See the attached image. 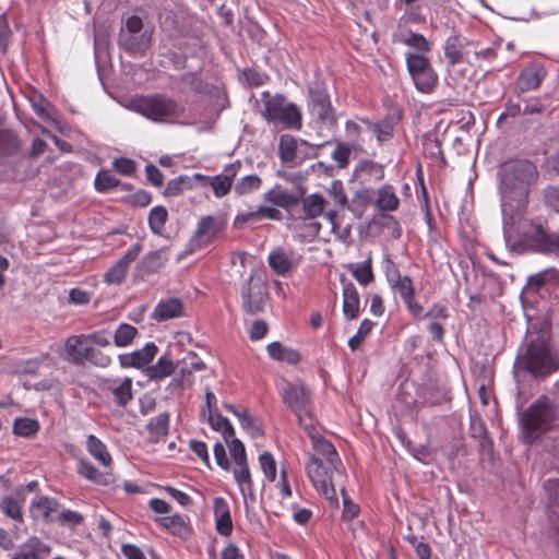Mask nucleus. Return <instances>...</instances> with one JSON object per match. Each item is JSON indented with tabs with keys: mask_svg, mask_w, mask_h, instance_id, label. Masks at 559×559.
Masks as SVG:
<instances>
[{
	"mask_svg": "<svg viewBox=\"0 0 559 559\" xmlns=\"http://www.w3.org/2000/svg\"><path fill=\"white\" fill-rule=\"evenodd\" d=\"M538 176L536 166L526 159H512L503 163L498 170L499 192L503 218V237L510 243V228L514 217L527 204L530 187Z\"/></svg>",
	"mask_w": 559,
	"mask_h": 559,
	"instance_id": "obj_1",
	"label": "nucleus"
},
{
	"mask_svg": "<svg viewBox=\"0 0 559 559\" xmlns=\"http://www.w3.org/2000/svg\"><path fill=\"white\" fill-rule=\"evenodd\" d=\"M130 109L156 123H174L185 111L177 100L162 93L133 98Z\"/></svg>",
	"mask_w": 559,
	"mask_h": 559,
	"instance_id": "obj_2",
	"label": "nucleus"
},
{
	"mask_svg": "<svg viewBox=\"0 0 559 559\" xmlns=\"http://www.w3.org/2000/svg\"><path fill=\"white\" fill-rule=\"evenodd\" d=\"M285 406L292 411L302 429H310L314 421L312 393L302 382H286L280 389Z\"/></svg>",
	"mask_w": 559,
	"mask_h": 559,
	"instance_id": "obj_3",
	"label": "nucleus"
},
{
	"mask_svg": "<svg viewBox=\"0 0 559 559\" xmlns=\"http://www.w3.org/2000/svg\"><path fill=\"white\" fill-rule=\"evenodd\" d=\"M262 102L264 104L262 116L267 122L282 123L288 128L301 127L299 108L288 102L284 95H271L270 92H263Z\"/></svg>",
	"mask_w": 559,
	"mask_h": 559,
	"instance_id": "obj_4",
	"label": "nucleus"
},
{
	"mask_svg": "<svg viewBox=\"0 0 559 559\" xmlns=\"http://www.w3.org/2000/svg\"><path fill=\"white\" fill-rule=\"evenodd\" d=\"M513 227V225L511 226ZM512 228H510V231ZM508 247L519 250H531L539 253H559V234L549 233L540 223L533 222L519 243L513 241L512 234Z\"/></svg>",
	"mask_w": 559,
	"mask_h": 559,
	"instance_id": "obj_5",
	"label": "nucleus"
},
{
	"mask_svg": "<svg viewBox=\"0 0 559 559\" xmlns=\"http://www.w3.org/2000/svg\"><path fill=\"white\" fill-rule=\"evenodd\" d=\"M306 472L310 481L318 491L332 502H337L336 492L332 481L334 474L340 476L343 474V466L341 462L340 464L331 465L326 464L323 459L317 455H309Z\"/></svg>",
	"mask_w": 559,
	"mask_h": 559,
	"instance_id": "obj_6",
	"label": "nucleus"
},
{
	"mask_svg": "<svg viewBox=\"0 0 559 559\" xmlns=\"http://www.w3.org/2000/svg\"><path fill=\"white\" fill-rule=\"evenodd\" d=\"M552 415L550 408L540 403L531 405L521 416L524 442L533 443L536 438L550 428Z\"/></svg>",
	"mask_w": 559,
	"mask_h": 559,
	"instance_id": "obj_7",
	"label": "nucleus"
},
{
	"mask_svg": "<svg viewBox=\"0 0 559 559\" xmlns=\"http://www.w3.org/2000/svg\"><path fill=\"white\" fill-rule=\"evenodd\" d=\"M521 364L535 377H544L555 368V362L549 353L548 344L542 337L531 341Z\"/></svg>",
	"mask_w": 559,
	"mask_h": 559,
	"instance_id": "obj_8",
	"label": "nucleus"
},
{
	"mask_svg": "<svg viewBox=\"0 0 559 559\" xmlns=\"http://www.w3.org/2000/svg\"><path fill=\"white\" fill-rule=\"evenodd\" d=\"M269 292L263 277L252 269L241 287L242 308L246 313L254 316L264 310Z\"/></svg>",
	"mask_w": 559,
	"mask_h": 559,
	"instance_id": "obj_9",
	"label": "nucleus"
},
{
	"mask_svg": "<svg viewBox=\"0 0 559 559\" xmlns=\"http://www.w3.org/2000/svg\"><path fill=\"white\" fill-rule=\"evenodd\" d=\"M226 225V215L222 213L201 217L190 240L192 248L207 247L224 231Z\"/></svg>",
	"mask_w": 559,
	"mask_h": 559,
	"instance_id": "obj_10",
	"label": "nucleus"
},
{
	"mask_svg": "<svg viewBox=\"0 0 559 559\" xmlns=\"http://www.w3.org/2000/svg\"><path fill=\"white\" fill-rule=\"evenodd\" d=\"M308 106L313 116L323 123H335L333 108L326 90L319 84L309 86L308 88Z\"/></svg>",
	"mask_w": 559,
	"mask_h": 559,
	"instance_id": "obj_11",
	"label": "nucleus"
},
{
	"mask_svg": "<svg viewBox=\"0 0 559 559\" xmlns=\"http://www.w3.org/2000/svg\"><path fill=\"white\" fill-rule=\"evenodd\" d=\"M301 261V255L294 251H286L283 248H276L270 252L267 262L270 267L281 276L292 272Z\"/></svg>",
	"mask_w": 559,
	"mask_h": 559,
	"instance_id": "obj_12",
	"label": "nucleus"
},
{
	"mask_svg": "<svg viewBox=\"0 0 559 559\" xmlns=\"http://www.w3.org/2000/svg\"><path fill=\"white\" fill-rule=\"evenodd\" d=\"M304 430L310 438L312 448L314 450V453H311L310 455H317L323 459L326 462V464H340L341 460L334 445L317 431L314 421L312 423V427L310 429Z\"/></svg>",
	"mask_w": 559,
	"mask_h": 559,
	"instance_id": "obj_13",
	"label": "nucleus"
},
{
	"mask_svg": "<svg viewBox=\"0 0 559 559\" xmlns=\"http://www.w3.org/2000/svg\"><path fill=\"white\" fill-rule=\"evenodd\" d=\"M157 352L158 347L154 343L148 342L141 349L119 355V362L123 368L146 369L155 358Z\"/></svg>",
	"mask_w": 559,
	"mask_h": 559,
	"instance_id": "obj_14",
	"label": "nucleus"
},
{
	"mask_svg": "<svg viewBox=\"0 0 559 559\" xmlns=\"http://www.w3.org/2000/svg\"><path fill=\"white\" fill-rule=\"evenodd\" d=\"M141 250V243H134L124 255L108 270L105 274V282L108 284H121L126 278L130 264L139 257Z\"/></svg>",
	"mask_w": 559,
	"mask_h": 559,
	"instance_id": "obj_15",
	"label": "nucleus"
},
{
	"mask_svg": "<svg viewBox=\"0 0 559 559\" xmlns=\"http://www.w3.org/2000/svg\"><path fill=\"white\" fill-rule=\"evenodd\" d=\"M240 168L241 163L237 160L227 165L221 174L210 178V186L216 198H223L229 193Z\"/></svg>",
	"mask_w": 559,
	"mask_h": 559,
	"instance_id": "obj_16",
	"label": "nucleus"
},
{
	"mask_svg": "<svg viewBox=\"0 0 559 559\" xmlns=\"http://www.w3.org/2000/svg\"><path fill=\"white\" fill-rule=\"evenodd\" d=\"M545 75L546 71L543 67L530 66L524 68L516 79L514 93L520 96L522 93L537 90Z\"/></svg>",
	"mask_w": 559,
	"mask_h": 559,
	"instance_id": "obj_17",
	"label": "nucleus"
},
{
	"mask_svg": "<svg viewBox=\"0 0 559 559\" xmlns=\"http://www.w3.org/2000/svg\"><path fill=\"white\" fill-rule=\"evenodd\" d=\"M92 345L85 340L84 334L71 335L64 342L66 360L75 366H82L86 362L83 357L84 349H90Z\"/></svg>",
	"mask_w": 559,
	"mask_h": 559,
	"instance_id": "obj_18",
	"label": "nucleus"
},
{
	"mask_svg": "<svg viewBox=\"0 0 559 559\" xmlns=\"http://www.w3.org/2000/svg\"><path fill=\"white\" fill-rule=\"evenodd\" d=\"M343 283V313L346 319L355 320L359 317L360 298L357 288L350 282H346L345 276L341 278Z\"/></svg>",
	"mask_w": 559,
	"mask_h": 559,
	"instance_id": "obj_19",
	"label": "nucleus"
},
{
	"mask_svg": "<svg viewBox=\"0 0 559 559\" xmlns=\"http://www.w3.org/2000/svg\"><path fill=\"white\" fill-rule=\"evenodd\" d=\"M360 121L368 131L376 135L377 142L383 144L393 138L397 119L393 116H386L378 122H372L366 118L360 119Z\"/></svg>",
	"mask_w": 559,
	"mask_h": 559,
	"instance_id": "obj_20",
	"label": "nucleus"
},
{
	"mask_svg": "<svg viewBox=\"0 0 559 559\" xmlns=\"http://www.w3.org/2000/svg\"><path fill=\"white\" fill-rule=\"evenodd\" d=\"M213 512L217 532L223 536H229L233 522L228 502L222 497H216L213 501Z\"/></svg>",
	"mask_w": 559,
	"mask_h": 559,
	"instance_id": "obj_21",
	"label": "nucleus"
},
{
	"mask_svg": "<svg viewBox=\"0 0 559 559\" xmlns=\"http://www.w3.org/2000/svg\"><path fill=\"white\" fill-rule=\"evenodd\" d=\"M15 496H4L0 501V510L14 521L22 522V506L25 501L24 487L19 486L14 490Z\"/></svg>",
	"mask_w": 559,
	"mask_h": 559,
	"instance_id": "obj_22",
	"label": "nucleus"
},
{
	"mask_svg": "<svg viewBox=\"0 0 559 559\" xmlns=\"http://www.w3.org/2000/svg\"><path fill=\"white\" fill-rule=\"evenodd\" d=\"M114 397V401L121 407L128 405L132 400V379L112 380L104 388Z\"/></svg>",
	"mask_w": 559,
	"mask_h": 559,
	"instance_id": "obj_23",
	"label": "nucleus"
},
{
	"mask_svg": "<svg viewBox=\"0 0 559 559\" xmlns=\"http://www.w3.org/2000/svg\"><path fill=\"white\" fill-rule=\"evenodd\" d=\"M264 201L278 207L292 209L299 204L300 197L283 190L280 185H276L264 193Z\"/></svg>",
	"mask_w": 559,
	"mask_h": 559,
	"instance_id": "obj_24",
	"label": "nucleus"
},
{
	"mask_svg": "<svg viewBox=\"0 0 559 559\" xmlns=\"http://www.w3.org/2000/svg\"><path fill=\"white\" fill-rule=\"evenodd\" d=\"M305 190L300 188V195L302 197ZM302 203V213L305 219H313L319 217L325 207L326 201L320 193H312L310 195L300 198Z\"/></svg>",
	"mask_w": 559,
	"mask_h": 559,
	"instance_id": "obj_25",
	"label": "nucleus"
},
{
	"mask_svg": "<svg viewBox=\"0 0 559 559\" xmlns=\"http://www.w3.org/2000/svg\"><path fill=\"white\" fill-rule=\"evenodd\" d=\"M183 306L178 298L160 300L154 309L153 319L166 321L182 314Z\"/></svg>",
	"mask_w": 559,
	"mask_h": 559,
	"instance_id": "obj_26",
	"label": "nucleus"
},
{
	"mask_svg": "<svg viewBox=\"0 0 559 559\" xmlns=\"http://www.w3.org/2000/svg\"><path fill=\"white\" fill-rule=\"evenodd\" d=\"M78 473L87 480H91L102 486H109L115 481V478L111 473H102L97 471L91 462L85 460L79 461Z\"/></svg>",
	"mask_w": 559,
	"mask_h": 559,
	"instance_id": "obj_27",
	"label": "nucleus"
},
{
	"mask_svg": "<svg viewBox=\"0 0 559 559\" xmlns=\"http://www.w3.org/2000/svg\"><path fill=\"white\" fill-rule=\"evenodd\" d=\"M59 502L50 497H40L33 500L29 506L31 514L34 519L41 518L44 521H50L51 513L58 510Z\"/></svg>",
	"mask_w": 559,
	"mask_h": 559,
	"instance_id": "obj_28",
	"label": "nucleus"
},
{
	"mask_svg": "<svg viewBox=\"0 0 559 559\" xmlns=\"http://www.w3.org/2000/svg\"><path fill=\"white\" fill-rule=\"evenodd\" d=\"M150 37L146 34L120 32L119 45L129 52L144 51L148 46Z\"/></svg>",
	"mask_w": 559,
	"mask_h": 559,
	"instance_id": "obj_29",
	"label": "nucleus"
},
{
	"mask_svg": "<svg viewBox=\"0 0 559 559\" xmlns=\"http://www.w3.org/2000/svg\"><path fill=\"white\" fill-rule=\"evenodd\" d=\"M86 448L88 453L104 467H109L111 465L112 459L110 453L107 450L106 444L95 437L94 435H90L86 441Z\"/></svg>",
	"mask_w": 559,
	"mask_h": 559,
	"instance_id": "obj_30",
	"label": "nucleus"
},
{
	"mask_svg": "<svg viewBox=\"0 0 559 559\" xmlns=\"http://www.w3.org/2000/svg\"><path fill=\"white\" fill-rule=\"evenodd\" d=\"M269 355L278 361H284L289 365H296L300 361V354L290 347L284 346L280 342H273L266 347Z\"/></svg>",
	"mask_w": 559,
	"mask_h": 559,
	"instance_id": "obj_31",
	"label": "nucleus"
},
{
	"mask_svg": "<svg viewBox=\"0 0 559 559\" xmlns=\"http://www.w3.org/2000/svg\"><path fill=\"white\" fill-rule=\"evenodd\" d=\"M174 371L175 365L170 356L166 354L159 357L155 365L148 366L144 372L150 380H162L171 376Z\"/></svg>",
	"mask_w": 559,
	"mask_h": 559,
	"instance_id": "obj_32",
	"label": "nucleus"
},
{
	"mask_svg": "<svg viewBox=\"0 0 559 559\" xmlns=\"http://www.w3.org/2000/svg\"><path fill=\"white\" fill-rule=\"evenodd\" d=\"M167 261L168 257L164 249L151 251L143 257L139 269L146 274L155 273L162 269Z\"/></svg>",
	"mask_w": 559,
	"mask_h": 559,
	"instance_id": "obj_33",
	"label": "nucleus"
},
{
	"mask_svg": "<svg viewBox=\"0 0 559 559\" xmlns=\"http://www.w3.org/2000/svg\"><path fill=\"white\" fill-rule=\"evenodd\" d=\"M236 465L237 468H235L234 471V477L238 486L240 487V491L242 492L243 497H246V495L248 493L251 500L254 501L255 497L253 493V484L248 463L246 462L243 464Z\"/></svg>",
	"mask_w": 559,
	"mask_h": 559,
	"instance_id": "obj_34",
	"label": "nucleus"
},
{
	"mask_svg": "<svg viewBox=\"0 0 559 559\" xmlns=\"http://www.w3.org/2000/svg\"><path fill=\"white\" fill-rule=\"evenodd\" d=\"M225 408L238 418L241 427L252 437L262 435V430L257 426L255 419L246 409H238L231 404H225Z\"/></svg>",
	"mask_w": 559,
	"mask_h": 559,
	"instance_id": "obj_35",
	"label": "nucleus"
},
{
	"mask_svg": "<svg viewBox=\"0 0 559 559\" xmlns=\"http://www.w3.org/2000/svg\"><path fill=\"white\" fill-rule=\"evenodd\" d=\"M205 417L207 418V421L212 429L222 433L225 442H228V440L235 436L233 425L222 414L210 412V414H207Z\"/></svg>",
	"mask_w": 559,
	"mask_h": 559,
	"instance_id": "obj_36",
	"label": "nucleus"
},
{
	"mask_svg": "<svg viewBox=\"0 0 559 559\" xmlns=\"http://www.w3.org/2000/svg\"><path fill=\"white\" fill-rule=\"evenodd\" d=\"M463 40L459 35H451L444 44V56L450 66H454L463 60Z\"/></svg>",
	"mask_w": 559,
	"mask_h": 559,
	"instance_id": "obj_37",
	"label": "nucleus"
},
{
	"mask_svg": "<svg viewBox=\"0 0 559 559\" xmlns=\"http://www.w3.org/2000/svg\"><path fill=\"white\" fill-rule=\"evenodd\" d=\"M20 150V141L13 131L0 129V155L13 156Z\"/></svg>",
	"mask_w": 559,
	"mask_h": 559,
	"instance_id": "obj_38",
	"label": "nucleus"
},
{
	"mask_svg": "<svg viewBox=\"0 0 559 559\" xmlns=\"http://www.w3.org/2000/svg\"><path fill=\"white\" fill-rule=\"evenodd\" d=\"M349 270L359 284L366 286L371 283L374 278L371 266V254H368L364 262L352 264Z\"/></svg>",
	"mask_w": 559,
	"mask_h": 559,
	"instance_id": "obj_39",
	"label": "nucleus"
},
{
	"mask_svg": "<svg viewBox=\"0 0 559 559\" xmlns=\"http://www.w3.org/2000/svg\"><path fill=\"white\" fill-rule=\"evenodd\" d=\"M399 204L400 200L391 186H385L378 190L377 206L381 211H395Z\"/></svg>",
	"mask_w": 559,
	"mask_h": 559,
	"instance_id": "obj_40",
	"label": "nucleus"
},
{
	"mask_svg": "<svg viewBox=\"0 0 559 559\" xmlns=\"http://www.w3.org/2000/svg\"><path fill=\"white\" fill-rule=\"evenodd\" d=\"M262 179L258 175H247L241 177L234 187L237 195H246L260 189Z\"/></svg>",
	"mask_w": 559,
	"mask_h": 559,
	"instance_id": "obj_41",
	"label": "nucleus"
},
{
	"mask_svg": "<svg viewBox=\"0 0 559 559\" xmlns=\"http://www.w3.org/2000/svg\"><path fill=\"white\" fill-rule=\"evenodd\" d=\"M469 429L471 436L479 442L481 448H486L487 445L490 444L488 430L480 416H471Z\"/></svg>",
	"mask_w": 559,
	"mask_h": 559,
	"instance_id": "obj_42",
	"label": "nucleus"
},
{
	"mask_svg": "<svg viewBox=\"0 0 559 559\" xmlns=\"http://www.w3.org/2000/svg\"><path fill=\"white\" fill-rule=\"evenodd\" d=\"M416 88L423 93H430L438 83V75L432 68L413 78Z\"/></svg>",
	"mask_w": 559,
	"mask_h": 559,
	"instance_id": "obj_43",
	"label": "nucleus"
},
{
	"mask_svg": "<svg viewBox=\"0 0 559 559\" xmlns=\"http://www.w3.org/2000/svg\"><path fill=\"white\" fill-rule=\"evenodd\" d=\"M169 427V415L168 413L158 414L156 417H153L146 425V429L150 435L154 438L158 439L164 437L168 432Z\"/></svg>",
	"mask_w": 559,
	"mask_h": 559,
	"instance_id": "obj_44",
	"label": "nucleus"
},
{
	"mask_svg": "<svg viewBox=\"0 0 559 559\" xmlns=\"http://www.w3.org/2000/svg\"><path fill=\"white\" fill-rule=\"evenodd\" d=\"M138 334L136 328L128 323H121L114 335V343L118 347L129 346Z\"/></svg>",
	"mask_w": 559,
	"mask_h": 559,
	"instance_id": "obj_45",
	"label": "nucleus"
},
{
	"mask_svg": "<svg viewBox=\"0 0 559 559\" xmlns=\"http://www.w3.org/2000/svg\"><path fill=\"white\" fill-rule=\"evenodd\" d=\"M168 213L164 206H155L150 211L148 225L153 234L160 235L163 233Z\"/></svg>",
	"mask_w": 559,
	"mask_h": 559,
	"instance_id": "obj_46",
	"label": "nucleus"
},
{
	"mask_svg": "<svg viewBox=\"0 0 559 559\" xmlns=\"http://www.w3.org/2000/svg\"><path fill=\"white\" fill-rule=\"evenodd\" d=\"M406 66L412 79L431 68L429 60L418 53H407Z\"/></svg>",
	"mask_w": 559,
	"mask_h": 559,
	"instance_id": "obj_47",
	"label": "nucleus"
},
{
	"mask_svg": "<svg viewBox=\"0 0 559 559\" xmlns=\"http://www.w3.org/2000/svg\"><path fill=\"white\" fill-rule=\"evenodd\" d=\"M157 522L175 535H181L187 530L186 522L179 514L158 518Z\"/></svg>",
	"mask_w": 559,
	"mask_h": 559,
	"instance_id": "obj_48",
	"label": "nucleus"
},
{
	"mask_svg": "<svg viewBox=\"0 0 559 559\" xmlns=\"http://www.w3.org/2000/svg\"><path fill=\"white\" fill-rule=\"evenodd\" d=\"M39 430V424L31 418H16L13 424V432L21 437H32Z\"/></svg>",
	"mask_w": 559,
	"mask_h": 559,
	"instance_id": "obj_49",
	"label": "nucleus"
},
{
	"mask_svg": "<svg viewBox=\"0 0 559 559\" xmlns=\"http://www.w3.org/2000/svg\"><path fill=\"white\" fill-rule=\"evenodd\" d=\"M29 102L38 117H40L44 120H49L52 118V105L41 94L33 95L29 98Z\"/></svg>",
	"mask_w": 559,
	"mask_h": 559,
	"instance_id": "obj_50",
	"label": "nucleus"
},
{
	"mask_svg": "<svg viewBox=\"0 0 559 559\" xmlns=\"http://www.w3.org/2000/svg\"><path fill=\"white\" fill-rule=\"evenodd\" d=\"M119 179L109 170H100L95 178V188L99 192H106L119 185Z\"/></svg>",
	"mask_w": 559,
	"mask_h": 559,
	"instance_id": "obj_51",
	"label": "nucleus"
},
{
	"mask_svg": "<svg viewBox=\"0 0 559 559\" xmlns=\"http://www.w3.org/2000/svg\"><path fill=\"white\" fill-rule=\"evenodd\" d=\"M372 328L373 322L371 320H362L360 322L357 333L354 336H352L348 341L349 348L352 350H356L361 345L366 336L371 332Z\"/></svg>",
	"mask_w": 559,
	"mask_h": 559,
	"instance_id": "obj_52",
	"label": "nucleus"
},
{
	"mask_svg": "<svg viewBox=\"0 0 559 559\" xmlns=\"http://www.w3.org/2000/svg\"><path fill=\"white\" fill-rule=\"evenodd\" d=\"M350 153V145L343 142H336L335 148L332 152L331 157L337 164L338 168H345L349 163Z\"/></svg>",
	"mask_w": 559,
	"mask_h": 559,
	"instance_id": "obj_53",
	"label": "nucleus"
},
{
	"mask_svg": "<svg viewBox=\"0 0 559 559\" xmlns=\"http://www.w3.org/2000/svg\"><path fill=\"white\" fill-rule=\"evenodd\" d=\"M259 462L265 477L270 481H274L276 478V463L273 455L269 451H265L260 455Z\"/></svg>",
	"mask_w": 559,
	"mask_h": 559,
	"instance_id": "obj_54",
	"label": "nucleus"
},
{
	"mask_svg": "<svg viewBox=\"0 0 559 559\" xmlns=\"http://www.w3.org/2000/svg\"><path fill=\"white\" fill-rule=\"evenodd\" d=\"M226 443L235 464H243L247 462L246 449L239 439L231 437Z\"/></svg>",
	"mask_w": 559,
	"mask_h": 559,
	"instance_id": "obj_55",
	"label": "nucleus"
},
{
	"mask_svg": "<svg viewBox=\"0 0 559 559\" xmlns=\"http://www.w3.org/2000/svg\"><path fill=\"white\" fill-rule=\"evenodd\" d=\"M83 354V357H86L87 362L97 367H107L111 362L110 356L93 346L90 347V349H84Z\"/></svg>",
	"mask_w": 559,
	"mask_h": 559,
	"instance_id": "obj_56",
	"label": "nucleus"
},
{
	"mask_svg": "<svg viewBox=\"0 0 559 559\" xmlns=\"http://www.w3.org/2000/svg\"><path fill=\"white\" fill-rule=\"evenodd\" d=\"M390 287L400 294L402 300L415 295V288L409 276H403L399 280V283H393Z\"/></svg>",
	"mask_w": 559,
	"mask_h": 559,
	"instance_id": "obj_57",
	"label": "nucleus"
},
{
	"mask_svg": "<svg viewBox=\"0 0 559 559\" xmlns=\"http://www.w3.org/2000/svg\"><path fill=\"white\" fill-rule=\"evenodd\" d=\"M24 549H32L37 558L48 556L51 552V547L37 537L29 538L24 545Z\"/></svg>",
	"mask_w": 559,
	"mask_h": 559,
	"instance_id": "obj_58",
	"label": "nucleus"
},
{
	"mask_svg": "<svg viewBox=\"0 0 559 559\" xmlns=\"http://www.w3.org/2000/svg\"><path fill=\"white\" fill-rule=\"evenodd\" d=\"M383 272L390 286L393 283H399V280L403 277L396 264L389 255H385L383 259Z\"/></svg>",
	"mask_w": 559,
	"mask_h": 559,
	"instance_id": "obj_59",
	"label": "nucleus"
},
{
	"mask_svg": "<svg viewBox=\"0 0 559 559\" xmlns=\"http://www.w3.org/2000/svg\"><path fill=\"white\" fill-rule=\"evenodd\" d=\"M403 43L419 52H426L430 49L428 40L421 34L417 33H411Z\"/></svg>",
	"mask_w": 559,
	"mask_h": 559,
	"instance_id": "obj_60",
	"label": "nucleus"
},
{
	"mask_svg": "<svg viewBox=\"0 0 559 559\" xmlns=\"http://www.w3.org/2000/svg\"><path fill=\"white\" fill-rule=\"evenodd\" d=\"M85 340L90 343V345H97L100 347H106L110 345V335L107 331H95L90 334H84Z\"/></svg>",
	"mask_w": 559,
	"mask_h": 559,
	"instance_id": "obj_61",
	"label": "nucleus"
},
{
	"mask_svg": "<svg viewBox=\"0 0 559 559\" xmlns=\"http://www.w3.org/2000/svg\"><path fill=\"white\" fill-rule=\"evenodd\" d=\"M112 165L118 173L124 176H131L135 171V163L126 157L115 159Z\"/></svg>",
	"mask_w": 559,
	"mask_h": 559,
	"instance_id": "obj_62",
	"label": "nucleus"
},
{
	"mask_svg": "<svg viewBox=\"0 0 559 559\" xmlns=\"http://www.w3.org/2000/svg\"><path fill=\"white\" fill-rule=\"evenodd\" d=\"M544 199L548 206L559 212V187L549 186L544 190Z\"/></svg>",
	"mask_w": 559,
	"mask_h": 559,
	"instance_id": "obj_63",
	"label": "nucleus"
},
{
	"mask_svg": "<svg viewBox=\"0 0 559 559\" xmlns=\"http://www.w3.org/2000/svg\"><path fill=\"white\" fill-rule=\"evenodd\" d=\"M336 204L345 206L348 202L347 195L340 181H334L329 190Z\"/></svg>",
	"mask_w": 559,
	"mask_h": 559,
	"instance_id": "obj_64",
	"label": "nucleus"
}]
</instances>
